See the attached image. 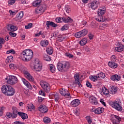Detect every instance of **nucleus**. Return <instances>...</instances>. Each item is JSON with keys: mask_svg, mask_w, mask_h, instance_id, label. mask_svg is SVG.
Here are the masks:
<instances>
[{"mask_svg": "<svg viewBox=\"0 0 124 124\" xmlns=\"http://www.w3.org/2000/svg\"><path fill=\"white\" fill-rule=\"evenodd\" d=\"M57 67L60 72H66L70 68V64L67 61H59L57 64Z\"/></svg>", "mask_w": 124, "mask_h": 124, "instance_id": "obj_1", "label": "nucleus"}, {"mask_svg": "<svg viewBox=\"0 0 124 124\" xmlns=\"http://www.w3.org/2000/svg\"><path fill=\"white\" fill-rule=\"evenodd\" d=\"M1 92L7 96H12L15 93V89L10 85H4L2 86Z\"/></svg>", "mask_w": 124, "mask_h": 124, "instance_id": "obj_2", "label": "nucleus"}, {"mask_svg": "<svg viewBox=\"0 0 124 124\" xmlns=\"http://www.w3.org/2000/svg\"><path fill=\"white\" fill-rule=\"evenodd\" d=\"M21 57L23 61H25V62H30L33 57V52H32V50L31 49L24 50L21 53Z\"/></svg>", "mask_w": 124, "mask_h": 124, "instance_id": "obj_3", "label": "nucleus"}, {"mask_svg": "<svg viewBox=\"0 0 124 124\" xmlns=\"http://www.w3.org/2000/svg\"><path fill=\"white\" fill-rule=\"evenodd\" d=\"M40 85L43 89V91H40L39 94L41 95H43V96H45V93H50L51 91L50 84L45 81H42L40 82Z\"/></svg>", "mask_w": 124, "mask_h": 124, "instance_id": "obj_4", "label": "nucleus"}, {"mask_svg": "<svg viewBox=\"0 0 124 124\" xmlns=\"http://www.w3.org/2000/svg\"><path fill=\"white\" fill-rule=\"evenodd\" d=\"M106 13V8L105 7L103 8L100 7V9L98 10L97 14L98 15V18H95L96 21H98V22H104L105 20L103 19V15H104Z\"/></svg>", "mask_w": 124, "mask_h": 124, "instance_id": "obj_5", "label": "nucleus"}, {"mask_svg": "<svg viewBox=\"0 0 124 124\" xmlns=\"http://www.w3.org/2000/svg\"><path fill=\"white\" fill-rule=\"evenodd\" d=\"M109 104L110 106H112L115 110L119 112L123 111V107H122V102H121V101L118 100L115 102H110Z\"/></svg>", "mask_w": 124, "mask_h": 124, "instance_id": "obj_6", "label": "nucleus"}, {"mask_svg": "<svg viewBox=\"0 0 124 124\" xmlns=\"http://www.w3.org/2000/svg\"><path fill=\"white\" fill-rule=\"evenodd\" d=\"M5 80H7V83L10 85H15L18 82V78L14 76H8L7 78H5Z\"/></svg>", "mask_w": 124, "mask_h": 124, "instance_id": "obj_7", "label": "nucleus"}, {"mask_svg": "<svg viewBox=\"0 0 124 124\" xmlns=\"http://www.w3.org/2000/svg\"><path fill=\"white\" fill-rule=\"evenodd\" d=\"M34 69H35V71H41L42 69V65L40 63L39 61V59L36 58L35 59L34 62Z\"/></svg>", "mask_w": 124, "mask_h": 124, "instance_id": "obj_8", "label": "nucleus"}, {"mask_svg": "<svg viewBox=\"0 0 124 124\" xmlns=\"http://www.w3.org/2000/svg\"><path fill=\"white\" fill-rule=\"evenodd\" d=\"M88 34V30L84 29L79 32H76L75 34V37L77 38H80L82 36H85Z\"/></svg>", "mask_w": 124, "mask_h": 124, "instance_id": "obj_9", "label": "nucleus"}, {"mask_svg": "<svg viewBox=\"0 0 124 124\" xmlns=\"http://www.w3.org/2000/svg\"><path fill=\"white\" fill-rule=\"evenodd\" d=\"M98 5H99V3L97 1H93L88 4V7L89 8H91L92 10H95V9H97Z\"/></svg>", "mask_w": 124, "mask_h": 124, "instance_id": "obj_10", "label": "nucleus"}, {"mask_svg": "<svg viewBox=\"0 0 124 124\" xmlns=\"http://www.w3.org/2000/svg\"><path fill=\"white\" fill-rule=\"evenodd\" d=\"M23 73L25 76V77L30 81L31 82H33L34 81V78L31 76V75L28 72V71L24 70L23 71Z\"/></svg>", "mask_w": 124, "mask_h": 124, "instance_id": "obj_11", "label": "nucleus"}, {"mask_svg": "<svg viewBox=\"0 0 124 124\" xmlns=\"http://www.w3.org/2000/svg\"><path fill=\"white\" fill-rule=\"evenodd\" d=\"M59 92L61 94L65 97H69L70 96V93L65 89L61 88L60 89Z\"/></svg>", "mask_w": 124, "mask_h": 124, "instance_id": "obj_12", "label": "nucleus"}, {"mask_svg": "<svg viewBox=\"0 0 124 124\" xmlns=\"http://www.w3.org/2000/svg\"><path fill=\"white\" fill-rule=\"evenodd\" d=\"M49 98L54 99L56 102L60 100V95L58 93H50L49 94Z\"/></svg>", "mask_w": 124, "mask_h": 124, "instance_id": "obj_13", "label": "nucleus"}, {"mask_svg": "<svg viewBox=\"0 0 124 124\" xmlns=\"http://www.w3.org/2000/svg\"><path fill=\"white\" fill-rule=\"evenodd\" d=\"M117 47H115V52H121L124 51V45L122 44V43H118Z\"/></svg>", "mask_w": 124, "mask_h": 124, "instance_id": "obj_14", "label": "nucleus"}, {"mask_svg": "<svg viewBox=\"0 0 124 124\" xmlns=\"http://www.w3.org/2000/svg\"><path fill=\"white\" fill-rule=\"evenodd\" d=\"M38 110L41 113H47L48 112V108L44 105H41L38 107Z\"/></svg>", "mask_w": 124, "mask_h": 124, "instance_id": "obj_15", "label": "nucleus"}, {"mask_svg": "<svg viewBox=\"0 0 124 124\" xmlns=\"http://www.w3.org/2000/svg\"><path fill=\"white\" fill-rule=\"evenodd\" d=\"M22 81L24 84V85L28 88V89H30V90H32V87L31 86V85L28 80H27L26 79L24 78H22Z\"/></svg>", "mask_w": 124, "mask_h": 124, "instance_id": "obj_16", "label": "nucleus"}, {"mask_svg": "<svg viewBox=\"0 0 124 124\" xmlns=\"http://www.w3.org/2000/svg\"><path fill=\"white\" fill-rule=\"evenodd\" d=\"M79 76L78 75H75L74 78L75 79L74 84H76V85H78V87L81 88L82 87V84L80 83V80L79 79Z\"/></svg>", "mask_w": 124, "mask_h": 124, "instance_id": "obj_17", "label": "nucleus"}, {"mask_svg": "<svg viewBox=\"0 0 124 124\" xmlns=\"http://www.w3.org/2000/svg\"><path fill=\"white\" fill-rule=\"evenodd\" d=\"M80 102L79 99H75L71 102V106L72 107H77L79 105Z\"/></svg>", "mask_w": 124, "mask_h": 124, "instance_id": "obj_18", "label": "nucleus"}, {"mask_svg": "<svg viewBox=\"0 0 124 124\" xmlns=\"http://www.w3.org/2000/svg\"><path fill=\"white\" fill-rule=\"evenodd\" d=\"M113 124H119L121 123V119L120 117L117 115H113Z\"/></svg>", "mask_w": 124, "mask_h": 124, "instance_id": "obj_19", "label": "nucleus"}, {"mask_svg": "<svg viewBox=\"0 0 124 124\" xmlns=\"http://www.w3.org/2000/svg\"><path fill=\"white\" fill-rule=\"evenodd\" d=\"M89 101L92 103V104H94V105H97L98 102H97V99L96 98L93 96H91L89 98Z\"/></svg>", "mask_w": 124, "mask_h": 124, "instance_id": "obj_20", "label": "nucleus"}, {"mask_svg": "<svg viewBox=\"0 0 124 124\" xmlns=\"http://www.w3.org/2000/svg\"><path fill=\"white\" fill-rule=\"evenodd\" d=\"M111 80L112 81H116V82H118V81H120L121 80V77L118 75H114L111 76L110 77Z\"/></svg>", "mask_w": 124, "mask_h": 124, "instance_id": "obj_21", "label": "nucleus"}, {"mask_svg": "<svg viewBox=\"0 0 124 124\" xmlns=\"http://www.w3.org/2000/svg\"><path fill=\"white\" fill-rule=\"evenodd\" d=\"M103 112H104V108H103L99 107L94 110V113L97 115H99V114H101Z\"/></svg>", "mask_w": 124, "mask_h": 124, "instance_id": "obj_22", "label": "nucleus"}, {"mask_svg": "<svg viewBox=\"0 0 124 124\" xmlns=\"http://www.w3.org/2000/svg\"><path fill=\"white\" fill-rule=\"evenodd\" d=\"M42 3V0H36L35 1L33 2L32 5L33 6L35 7H37L38 6H40Z\"/></svg>", "mask_w": 124, "mask_h": 124, "instance_id": "obj_23", "label": "nucleus"}, {"mask_svg": "<svg viewBox=\"0 0 124 124\" xmlns=\"http://www.w3.org/2000/svg\"><path fill=\"white\" fill-rule=\"evenodd\" d=\"M108 65L109 66V67H111V68H117L118 67V64L117 63H115L113 62H109L108 63Z\"/></svg>", "mask_w": 124, "mask_h": 124, "instance_id": "obj_24", "label": "nucleus"}, {"mask_svg": "<svg viewBox=\"0 0 124 124\" xmlns=\"http://www.w3.org/2000/svg\"><path fill=\"white\" fill-rule=\"evenodd\" d=\"M17 114L20 116V117H21L22 120H26V119H28V114L24 113V112H18Z\"/></svg>", "mask_w": 124, "mask_h": 124, "instance_id": "obj_25", "label": "nucleus"}, {"mask_svg": "<svg viewBox=\"0 0 124 124\" xmlns=\"http://www.w3.org/2000/svg\"><path fill=\"white\" fill-rule=\"evenodd\" d=\"M24 16V13L23 12H20L18 15H17L16 18L15 20L16 21H18V20H20V19H22L23 17Z\"/></svg>", "mask_w": 124, "mask_h": 124, "instance_id": "obj_26", "label": "nucleus"}, {"mask_svg": "<svg viewBox=\"0 0 124 124\" xmlns=\"http://www.w3.org/2000/svg\"><path fill=\"white\" fill-rule=\"evenodd\" d=\"M62 20L63 22H64V23H72L73 20L69 17H67V18H65L64 17H63L62 18Z\"/></svg>", "mask_w": 124, "mask_h": 124, "instance_id": "obj_27", "label": "nucleus"}, {"mask_svg": "<svg viewBox=\"0 0 124 124\" xmlns=\"http://www.w3.org/2000/svg\"><path fill=\"white\" fill-rule=\"evenodd\" d=\"M13 62V56H8L6 60H5V62L6 63H9L10 62Z\"/></svg>", "mask_w": 124, "mask_h": 124, "instance_id": "obj_28", "label": "nucleus"}, {"mask_svg": "<svg viewBox=\"0 0 124 124\" xmlns=\"http://www.w3.org/2000/svg\"><path fill=\"white\" fill-rule=\"evenodd\" d=\"M118 92V88L117 87L112 86L110 89V92L112 94H115Z\"/></svg>", "mask_w": 124, "mask_h": 124, "instance_id": "obj_29", "label": "nucleus"}, {"mask_svg": "<svg viewBox=\"0 0 124 124\" xmlns=\"http://www.w3.org/2000/svg\"><path fill=\"white\" fill-rule=\"evenodd\" d=\"M48 44H49V42L48 41V40L42 41L40 42V45H41L42 47H46L48 45Z\"/></svg>", "mask_w": 124, "mask_h": 124, "instance_id": "obj_30", "label": "nucleus"}, {"mask_svg": "<svg viewBox=\"0 0 124 124\" xmlns=\"http://www.w3.org/2000/svg\"><path fill=\"white\" fill-rule=\"evenodd\" d=\"M87 42L88 39L87 38H84L80 41V44L81 46H84V45H86V44H87Z\"/></svg>", "mask_w": 124, "mask_h": 124, "instance_id": "obj_31", "label": "nucleus"}, {"mask_svg": "<svg viewBox=\"0 0 124 124\" xmlns=\"http://www.w3.org/2000/svg\"><path fill=\"white\" fill-rule=\"evenodd\" d=\"M97 77L100 78V79H103L105 78V74L104 73H99L97 74Z\"/></svg>", "mask_w": 124, "mask_h": 124, "instance_id": "obj_32", "label": "nucleus"}, {"mask_svg": "<svg viewBox=\"0 0 124 124\" xmlns=\"http://www.w3.org/2000/svg\"><path fill=\"white\" fill-rule=\"evenodd\" d=\"M43 121L45 124H50L51 123V119L48 117L44 118Z\"/></svg>", "mask_w": 124, "mask_h": 124, "instance_id": "obj_33", "label": "nucleus"}, {"mask_svg": "<svg viewBox=\"0 0 124 124\" xmlns=\"http://www.w3.org/2000/svg\"><path fill=\"white\" fill-rule=\"evenodd\" d=\"M89 78L91 81H93V82H95V81H97V75L96 76H90Z\"/></svg>", "mask_w": 124, "mask_h": 124, "instance_id": "obj_34", "label": "nucleus"}, {"mask_svg": "<svg viewBox=\"0 0 124 124\" xmlns=\"http://www.w3.org/2000/svg\"><path fill=\"white\" fill-rule=\"evenodd\" d=\"M46 52L48 55H52L53 54V47H49L46 48Z\"/></svg>", "mask_w": 124, "mask_h": 124, "instance_id": "obj_35", "label": "nucleus"}, {"mask_svg": "<svg viewBox=\"0 0 124 124\" xmlns=\"http://www.w3.org/2000/svg\"><path fill=\"white\" fill-rule=\"evenodd\" d=\"M18 29V27H17L16 26L12 25L10 27L9 31H16V30Z\"/></svg>", "mask_w": 124, "mask_h": 124, "instance_id": "obj_36", "label": "nucleus"}, {"mask_svg": "<svg viewBox=\"0 0 124 124\" xmlns=\"http://www.w3.org/2000/svg\"><path fill=\"white\" fill-rule=\"evenodd\" d=\"M50 70L51 72L52 73H55L56 72V67L54 65H50Z\"/></svg>", "mask_w": 124, "mask_h": 124, "instance_id": "obj_37", "label": "nucleus"}, {"mask_svg": "<svg viewBox=\"0 0 124 124\" xmlns=\"http://www.w3.org/2000/svg\"><path fill=\"white\" fill-rule=\"evenodd\" d=\"M102 92L105 95H107V94H109V91L108 90V89H107L105 87L103 88Z\"/></svg>", "mask_w": 124, "mask_h": 124, "instance_id": "obj_38", "label": "nucleus"}, {"mask_svg": "<svg viewBox=\"0 0 124 124\" xmlns=\"http://www.w3.org/2000/svg\"><path fill=\"white\" fill-rule=\"evenodd\" d=\"M9 67L11 69H12V70H14L17 68V67H16V65L13 63H11L9 65Z\"/></svg>", "mask_w": 124, "mask_h": 124, "instance_id": "obj_39", "label": "nucleus"}, {"mask_svg": "<svg viewBox=\"0 0 124 124\" xmlns=\"http://www.w3.org/2000/svg\"><path fill=\"white\" fill-rule=\"evenodd\" d=\"M65 9L66 12H67V13H70L71 10L70 9V7L69 6L66 5L65 6Z\"/></svg>", "mask_w": 124, "mask_h": 124, "instance_id": "obj_40", "label": "nucleus"}, {"mask_svg": "<svg viewBox=\"0 0 124 124\" xmlns=\"http://www.w3.org/2000/svg\"><path fill=\"white\" fill-rule=\"evenodd\" d=\"M15 2H16V0H9L8 3L10 5H13Z\"/></svg>", "mask_w": 124, "mask_h": 124, "instance_id": "obj_41", "label": "nucleus"}, {"mask_svg": "<svg viewBox=\"0 0 124 124\" xmlns=\"http://www.w3.org/2000/svg\"><path fill=\"white\" fill-rule=\"evenodd\" d=\"M4 43V39L0 37V49L2 47V44Z\"/></svg>", "mask_w": 124, "mask_h": 124, "instance_id": "obj_42", "label": "nucleus"}, {"mask_svg": "<svg viewBox=\"0 0 124 124\" xmlns=\"http://www.w3.org/2000/svg\"><path fill=\"white\" fill-rule=\"evenodd\" d=\"M44 60L46 61V62H50L51 61V57L48 55H46L44 57Z\"/></svg>", "mask_w": 124, "mask_h": 124, "instance_id": "obj_43", "label": "nucleus"}, {"mask_svg": "<svg viewBox=\"0 0 124 124\" xmlns=\"http://www.w3.org/2000/svg\"><path fill=\"white\" fill-rule=\"evenodd\" d=\"M86 85L88 88H90V89L93 88V85H92V84L89 81H86Z\"/></svg>", "mask_w": 124, "mask_h": 124, "instance_id": "obj_44", "label": "nucleus"}, {"mask_svg": "<svg viewBox=\"0 0 124 124\" xmlns=\"http://www.w3.org/2000/svg\"><path fill=\"white\" fill-rule=\"evenodd\" d=\"M15 50H14V49H11L6 52V54H13V55H15Z\"/></svg>", "mask_w": 124, "mask_h": 124, "instance_id": "obj_45", "label": "nucleus"}, {"mask_svg": "<svg viewBox=\"0 0 124 124\" xmlns=\"http://www.w3.org/2000/svg\"><path fill=\"white\" fill-rule=\"evenodd\" d=\"M69 28L67 25H65L62 28L61 31H66Z\"/></svg>", "mask_w": 124, "mask_h": 124, "instance_id": "obj_46", "label": "nucleus"}, {"mask_svg": "<svg viewBox=\"0 0 124 124\" xmlns=\"http://www.w3.org/2000/svg\"><path fill=\"white\" fill-rule=\"evenodd\" d=\"M12 110H13V113H14V114H17L18 113H19V112H18V109L16 108H13Z\"/></svg>", "mask_w": 124, "mask_h": 124, "instance_id": "obj_47", "label": "nucleus"}, {"mask_svg": "<svg viewBox=\"0 0 124 124\" xmlns=\"http://www.w3.org/2000/svg\"><path fill=\"white\" fill-rule=\"evenodd\" d=\"M42 13L43 12H41V10H40V7H38L35 9V13L37 14Z\"/></svg>", "mask_w": 124, "mask_h": 124, "instance_id": "obj_48", "label": "nucleus"}, {"mask_svg": "<svg viewBox=\"0 0 124 124\" xmlns=\"http://www.w3.org/2000/svg\"><path fill=\"white\" fill-rule=\"evenodd\" d=\"M62 18H63V17H57L56 19V21L57 23H61V22L62 21Z\"/></svg>", "mask_w": 124, "mask_h": 124, "instance_id": "obj_49", "label": "nucleus"}, {"mask_svg": "<svg viewBox=\"0 0 124 124\" xmlns=\"http://www.w3.org/2000/svg\"><path fill=\"white\" fill-rule=\"evenodd\" d=\"M32 27V23H29L28 25L25 26V28L26 30H27L28 29H31V28Z\"/></svg>", "mask_w": 124, "mask_h": 124, "instance_id": "obj_50", "label": "nucleus"}, {"mask_svg": "<svg viewBox=\"0 0 124 124\" xmlns=\"http://www.w3.org/2000/svg\"><path fill=\"white\" fill-rule=\"evenodd\" d=\"M6 115L8 118H12V113L11 112H6Z\"/></svg>", "mask_w": 124, "mask_h": 124, "instance_id": "obj_51", "label": "nucleus"}, {"mask_svg": "<svg viewBox=\"0 0 124 124\" xmlns=\"http://www.w3.org/2000/svg\"><path fill=\"white\" fill-rule=\"evenodd\" d=\"M9 34L12 36V37H15L16 35H17V34L16 33L12 32H10L9 33Z\"/></svg>", "mask_w": 124, "mask_h": 124, "instance_id": "obj_52", "label": "nucleus"}, {"mask_svg": "<svg viewBox=\"0 0 124 124\" xmlns=\"http://www.w3.org/2000/svg\"><path fill=\"white\" fill-rule=\"evenodd\" d=\"M87 121H88V124H92V119L90 116H87L86 117Z\"/></svg>", "mask_w": 124, "mask_h": 124, "instance_id": "obj_53", "label": "nucleus"}, {"mask_svg": "<svg viewBox=\"0 0 124 124\" xmlns=\"http://www.w3.org/2000/svg\"><path fill=\"white\" fill-rule=\"evenodd\" d=\"M51 24L52 22L47 21H46V25L47 26V28H50V26H51Z\"/></svg>", "mask_w": 124, "mask_h": 124, "instance_id": "obj_54", "label": "nucleus"}, {"mask_svg": "<svg viewBox=\"0 0 124 124\" xmlns=\"http://www.w3.org/2000/svg\"><path fill=\"white\" fill-rule=\"evenodd\" d=\"M17 114L16 113H14L13 112L12 113V119H15L16 118H17Z\"/></svg>", "mask_w": 124, "mask_h": 124, "instance_id": "obj_55", "label": "nucleus"}, {"mask_svg": "<svg viewBox=\"0 0 124 124\" xmlns=\"http://www.w3.org/2000/svg\"><path fill=\"white\" fill-rule=\"evenodd\" d=\"M50 27H52V28H56V27H58V25L53 22H51V25Z\"/></svg>", "mask_w": 124, "mask_h": 124, "instance_id": "obj_56", "label": "nucleus"}, {"mask_svg": "<svg viewBox=\"0 0 124 124\" xmlns=\"http://www.w3.org/2000/svg\"><path fill=\"white\" fill-rule=\"evenodd\" d=\"M100 102H101V103H102V104L103 105H104V106L106 107V103H105V102H104V100L101 99L100 100Z\"/></svg>", "mask_w": 124, "mask_h": 124, "instance_id": "obj_57", "label": "nucleus"}, {"mask_svg": "<svg viewBox=\"0 0 124 124\" xmlns=\"http://www.w3.org/2000/svg\"><path fill=\"white\" fill-rule=\"evenodd\" d=\"M3 115V108H0V117H1Z\"/></svg>", "mask_w": 124, "mask_h": 124, "instance_id": "obj_58", "label": "nucleus"}, {"mask_svg": "<svg viewBox=\"0 0 124 124\" xmlns=\"http://www.w3.org/2000/svg\"><path fill=\"white\" fill-rule=\"evenodd\" d=\"M66 57H68V58H70V59H72L73 58V55L70 54V53H68L66 54Z\"/></svg>", "mask_w": 124, "mask_h": 124, "instance_id": "obj_59", "label": "nucleus"}, {"mask_svg": "<svg viewBox=\"0 0 124 124\" xmlns=\"http://www.w3.org/2000/svg\"><path fill=\"white\" fill-rule=\"evenodd\" d=\"M28 107L29 109H34V106H33V104H31Z\"/></svg>", "mask_w": 124, "mask_h": 124, "instance_id": "obj_60", "label": "nucleus"}, {"mask_svg": "<svg viewBox=\"0 0 124 124\" xmlns=\"http://www.w3.org/2000/svg\"><path fill=\"white\" fill-rule=\"evenodd\" d=\"M43 99H44V98H42V97L39 96L38 97V102H41L42 101H43Z\"/></svg>", "mask_w": 124, "mask_h": 124, "instance_id": "obj_61", "label": "nucleus"}, {"mask_svg": "<svg viewBox=\"0 0 124 124\" xmlns=\"http://www.w3.org/2000/svg\"><path fill=\"white\" fill-rule=\"evenodd\" d=\"M85 50L86 52H87L88 53H90V51H91V48H89V47L87 46L85 47Z\"/></svg>", "mask_w": 124, "mask_h": 124, "instance_id": "obj_62", "label": "nucleus"}, {"mask_svg": "<svg viewBox=\"0 0 124 124\" xmlns=\"http://www.w3.org/2000/svg\"><path fill=\"white\" fill-rule=\"evenodd\" d=\"M88 36L89 37V39H91V40L93 39V35L92 34H89Z\"/></svg>", "mask_w": 124, "mask_h": 124, "instance_id": "obj_63", "label": "nucleus"}, {"mask_svg": "<svg viewBox=\"0 0 124 124\" xmlns=\"http://www.w3.org/2000/svg\"><path fill=\"white\" fill-rule=\"evenodd\" d=\"M14 124H25L24 122H20L19 121H16L14 122Z\"/></svg>", "mask_w": 124, "mask_h": 124, "instance_id": "obj_64", "label": "nucleus"}]
</instances>
